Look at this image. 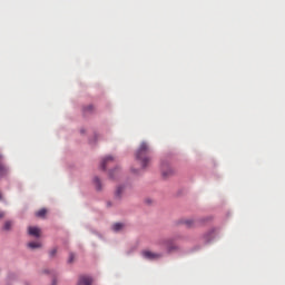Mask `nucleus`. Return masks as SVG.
<instances>
[{"label":"nucleus","instance_id":"obj_12","mask_svg":"<svg viewBox=\"0 0 285 285\" xmlns=\"http://www.w3.org/2000/svg\"><path fill=\"white\" fill-rule=\"evenodd\" d=\"M94 183L96 184L97 190H101V180L99 179V177H96L94 179Z\"/></svg>","mask_w":285,"mask_h":285},{"label":"nucleus","instance_id":"obj_18","mask_svg":"<svg viewBox=\"0 0 285 285\" xmlns=\"http://www.w3.org/2000/svg\"><path fill=\"white\" fill-rule=\"evenodd\" d=\"M6 217V213L0 212V219H3Z\"/></svg>","mask_w":285,"mask_h":285},{"label":"nucleus","instance_id":"obj_16","mask_svg":"<svg viewBox=\"0 0 285 285\" xmlns=\"http://www.w3.org/2000/svg\"><path fill=\"white\" fill-rule=\"evenodd\" d=\"M50 257H55L57 255V248H53L49 252Z\"/></svg>","mask_w":285,"mask_h":285},{"label":"nucleus","instance_id":"obj_10","mask_svg":"<svg viewBox=\"0 0 285 285\" xmlns=\"http://www.w3.org/2000/svg\"><path fill=\"white\" fill-rule=\"evenodd\" d=\"M28 246H29V248L35 250V248H41V243H39V242H31V243H28Z\"/></svg>","mask_w":285,"mask_h":285},{"label":"nucleus","instance_id":"obj_11","mask_svg":"<svg viewBox=\"0 0 285 285\" xmlns=\"http://www.w3.org/2000/svg\"><path fill=\"white\" fill-rule=\"evenodd\" d=\"M47 213H48V210H46V208H42V209H40V210H38V212L36 213V217H41V218H43V217H46Z\"/></svg>","mask_w":285,"mask_h":285},{"label":"nucleus","instance_id":"obj_21","mask_svg":"<svg viewBox=\"0 0 285 285\" xmlns=\"http://www.w3.org/2000/svg\"><path fill=\"white\" fill-rule=\"evenodd\" d=\"M2 198V196H1V193H0V199Z\"/></svg>","mask_w":285,"mask_h":285},{"label":"nucleus","instance_id":"obj_17","mask_svg":"<svg viewBox=\"0 0 285 285\" xmlns=\"http://www.w3.org/2000/svg\"><path fill=\"white\" fill-rule=\"evenodd\" d=\"M173 174V169H169V173L163 171L164 177H168V175Z\"/></svg>","mask_w":285,"mask_h":285},{"label":"nucleus","instance_id":"obj_2","mask_svg":"<svg viewBox=\"0 0 285 285\" xmlns=\"http://www.w3.org/2000/svg\"><path fill=\"white\" fill-rule=\"evenodd\" d=\"M158 246H165L168 253H173V250H177V245H175V243L170 238L158 240Z\"/></svg>","mask_w":285,"mask_h":285},{"label":"nucleus","instance_id":"obj_14","mask_svg":"<svg viewBox=\"0 0 285 285\" xmlns=\"http://www.w3.org/2000/svg\"><path fill=\"white\" fill-rule=\"evenodd\" d=\"M124 193V187L122 186H119L117 189H116V197H121V194Z\"/></svg>","mask_w":285,"mask_h":285},{"label":"nucleus","instance_id":"obj_13","mask_svg":"<svg viewBox=\"0 0 285 285\" xmlns=\"http://www.w3.org/2000/svg\"><path fill=\"white\" fill-rule=\"evenodd\" d=\"M12 228V222L7 220L3 226V230H10Z\"/></svg>","mask_w":285,"mask_h":285},{"label":"nucleus","instance_id":"obj_9","mask_svg":"<svg viewBox=\"0 0 285 285\" xmlns=\"http://www.w3.org/2000/svg\"><path fill=\"white\" fill-rule=\"evenodd\" d=\"M111 228H112V230H114L115 233H119V230H121V229L124 228V224H121V223H115Z\"/></svg>","mask_w":285,"mask_h":285},{"label":"nucleus","instance_id":"obj_5","mask_svg":"<svg viewBox=\"0 0 285 285\" xmlns=\"http://www.w3.org/2000/svg\"><path fill=\"white\" fill-rule=\"evenodd\" d=\"M110 161H115V158L112 156L105 157L100 164V168H102V170H106V166H108Z\"/></svg>","mask_w":285,"mask_h":285},{"label":"nucleus","instance_id":"obj_6","mask_svg":"<svg viewBox=\"0 0 285 285\" xmlns=\"http://www.w3.org/2000/svg\"><path fill=\"white\" fill-rule=\"evenodd\" d=\"M0 175L3 177V175H8V167L3 165V156L0 155Z\"/></svg>","mask_w":285,"mask_h":285},{"label":"nucleus","instance_id":"obj_19","mask_svg":"<svg viewBox=\"0 0 285 285\" xmlns=\"http://www.w3.org/2000/svg\"><path fill=\"white\" fill-rule=\"evenodd\" d=\"M85 110H92V105H89Z\"/></svg>","mask_w":285,"mask_h":285},{"label":"nucleus","instance_id":"obj_3","mask_svg":"<svg viewBox=\"0 0 285 285\" xmlns=\"http://www.w3.org/2000/svg\"><path fill=\"white\" fill-rule=\"evenodd\" d=\"M141 255L145 259H159V258H161V254L153 253L150 250H142Z\"/></svg>","mask_w":285,"mask_h":285},{"label":"nucleus","instance_id":"obj_15","mask_svg":"<svg viewBox=\"0 0 285 285\" xmlns=\"http://www.w3.org/2000/svg\"><path fill=\"white\" fill-rule=\"evenodd\" d=\"M75 262V254L69 255L68 264H72Z\"/></svg>","mask_w":285,"mask_h":285},{"label":"nucleus","instance_id":"obj_8","mask_svg":"<svg viewBox=\"0 0 285 285\" xmlns=\"http://www.w3.org/2000/svg\"><path fill=\"white\" fill-rule=\"evenodd\" d=\"M183 224H185V226H186L187 228H194V226H195V219H191V218H189V219H184V220H183Z\"/></svg>","mask_w":285,"mask_h":285},{"label":"nucleus","instance_id":"obj_7","mask_svg":"<svg viewBox=\"0 0 285 285\" xmlns=\"http://www.w3.org/2000/svg\"><path fill=\"white\" fill-rule=\"evenodd\" d=\"M78 285H92V278L88 276H81L79 278Z\"/></svg>","mask_w":285,"mask_h":285},{"label":"nucleus","instance_id":"obj_1","mask_svg":"<svg viewBox=\"0 0 285 285\" xmlns=\"http://www.w3.org/2000/svg\"><path fill=\"white\" fill-rule=\"evenodd\" d=\"M136 159L140 163L141 168H148L153 157H150V147L147 142H141L138 150L136 151Z\"/></svg>","mask_w":285,"mask_h":285},{"label":"nucleus","instance_id":"obj_20","mask_svg":"<svg viewBox=\"0 0 285 285\" xmlns=\"http://www.w3.org/2000/svg\"><path fill=\"white\" fill-rule=\"evenodd\" d=\"M56 284H57V281H56V279H53L52 285H56Z\"/></svg>","mask_w":285,"mask_h":285},{"label":"nucleus","instance_id":"obj_4","mask_svg":"<svg viewBox=\"0 0 285 285\" xmlns=\"http://www.w3.org/2000/svg\"><path fill=\"white\" fill-rule=\"evenodd\" d=\"M28 234L32 237H41V229L39 227H32L30 226L28 228Z\"/></svg>","mask_w":285,"mask_h":285}]
</instances>
